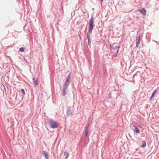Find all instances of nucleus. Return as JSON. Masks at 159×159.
Returning <instances> with one entry per match:
<instances>
[{"label": "nucleus", "instance_id": "3", "mask_svg": "<svg viewBox=\"0 0 159 159\" xmlns=\"http://www.w3.org/2000/svg\"><path fill=\"white\" fill-rule=\"evenodd\" d=\"M48 124L51 128L55 129L58 127L59 124L58 122L50 119L48 120Z\"/></svg>", "mask_w": 159, "mask_h": 159}, {"label": "nucleus", "instance_id": "2", "mask_svg": "<svg viewBox=\"0 0 159 159\" xmlns=\"http://www.w3.org/2000/svg\"><path fill=\"white\" fill-rule=\"evenodd\" d=\"M71 78V73L68 74L65 81L63 84V89L62 90V95L63 96H64L66 94V91L70 83Z\"/></svg>", "mask_w": 159, "mask_h": 159}, {"label": "nucleus", "instance_id": "6", "mask_svg": "<svg viewBox=\"0 0 159 159\" xmlns=\"http://www.w3.org/2000/svg\"><path fill=\"white\" fill-rule=\"evenodd\" d=\"M89 124H88L87 125L84 127V132L85 134V136L87 137L88 134V129H89Z\"/></svg>", "mask_w": 159, "mask_h": 159}, {"label": "nucleus", "instance_id": "14", "mask_svg": "<svg viewBox=\"0 0 159 159\" xmlns=\"http://www.w3.org/2000/svg\"><path fill=\"white\" fill-rule=\"evenodd\" d=\"M24 48L22 47L20 48L19 49V51L21 52H23L24 51Z\"/></svg>", "mask_w": 159, "mask_h": 159}, {"label": "nucleus", "instance_id": "16", "mask_svg": "<svg viewBox=\"0 0 159 159\" xmlns=\"http://www.w3.org/2000/svg\"><path fill=\"white\" fill-rule=\"evenodd\" d=\"M21 91L22 93L23 94V95H25V93L24 89H21Z\"/></svg>", "mask_w": 159, "mask_h": 159}, {"label": "nucleus", "instance_id": "20", "mask_svg": "<svg viewBox=\"0 0 159 159\" xmlns=\"http://www.w3.org/2000/svg\"><path fill=\"white\" fill-rule=\"evenodd\" d=\"M136 75H137V74H135L134 75V76H133V77H134Z\"/></svg>", "mask_w": 159, "mask_h": 159}, {"label": "nucleus", "instance_id": "9", "mask_svg": "<svg viewBox=\"0 0 159 159\" xmlns=\"http://www.w3.org/2000/svg\"><path fill=\"white\" fill-rule=\"evenodd\" d=\"M139 11L143 14V15L145 16L146 15V11L144 8H142L140 10H138Z\"/></svg>", "mask_w": 159, "mask_h": 159}, {"label": "nucleus", "instance_id": "21", "mask_svg": "<svg viewBox=\"0 0 159 159\" xmlns=\"http://www.w3.org/2000/svg\"><path fill=\"white\" fill-rule=\"evenodd\" d=\"M100 1L101 2H103V0H100Z\"/></svg>", "mask_w": 159, "mask_h": 159}, {"label": "nucleus", "instance_id": "12", "mask_svg": "<svg viewBox=\"0 0 159 159\" xmlns=\"http://www.w3.org/2000/svg\"><path fill=\"white\" fill-rule=\"evenodd\" d=\"M146 146V142L145 140L142 141V144L141 147L142 148H144Z\"/></svg>", "mask_w": 159, "mask_h": 159}, {"label": "nucleus", "instance_id": "7", "mask_svg": "<svg viewBox=\"0 0 159 159\" xmlns=\"http://www.w3.org/2000/svg\"><path fill=\"white\" fill-rule=\"evenodd\" d=\"M140 35H139L137 36L136 37V47L138 48L139 46V44H140Z\"/></svg>", "mask_w": 159, "mask_h": 159}, {"label": "nucleus", "instance_id": "13", "mask_svg": "<svg viewBox=\"0 0 159 159\" xmlns=\"http://www.w3.org/2000/svg\"><path fill=\"white\" fill-rule=\"evenodd\" d=\"M156 92V90H155L152 93L151 97L150 98V99L151 100L152 98L154 97V96L155 93Z\"/></svg>", "mask_w": 159, "mask_h": 159}, {"label": "nucleus", "instance_id": "15", "mask_svg": "<svg viewBox=\"0 0 159 159\" xmlns=\"http://www.w3.org/2000/svg\"><path fill=\"white\" fill-rule=\"evenodd\" d=\"M64 155L66 156H69V153L68 152L65 151L64 152Z\"/></svg>", "mask_w": 159, "mask_h": 159}, {"label": "nucleus", "instance_id": "17", "mask_svg": "<svg viewBox=\"0 0 159 159\" xmlns=\"http://www.w3.org/2000/svg\"><path fill=\"white\" fill-rule=\"evenodd\" d=\"M111 97V93H110L108 96V98L109 99Z\"/></svg>", "mask_w": 159, "mask_h": 159}, {"label": "nucleus", "instance_id": "18", "mask_svg": "<svg viewBox=\"0 0 159 159\" xmlns=\"http://www.w3.org/2000/svg\"><path fill=\"white\" fill-rule=\"evenodd\" d=\"M61 8L62 9V11H63V7L62 5V2H61Z\"/></svg>", "mask_w": 159, "mask_h": 159}, {"label": "nucleus", "instance_id": "5", "mask_svg": "<svg viewBox=\"0 0 159 159\" xmlns=\"http://www.w3.org/2000/svg\"><path fill=\"white\" fill-rule=\"evenodd\" d=\"M73 110L71 107H67L66 109V113L68 116L72 115L74 114Z\"/></svg>", "mask_w": 159, "mask_h": 159}, {"label": "nucleus", "instance_id": "19", "mask_svg": "<svg viewBox=\"0 0 159 159\" xmlns=\"http://www.w3.org/2000/svg\"><path fill=\"white\" fill-rule=\"evenodd\" d=\"M68 156H66V157H65V159H67V158H68Z\"/></svg>", "mask_w": 159, "mask_h": 159}, {"label": "nucleus", "instance_id": "10", "mask_svg": "<svg viewBox=\"0 0 159 159\" xmlns=\"http://www.w3.org/2000/svg\"><path fill=\"white\" fill-rule=\"evenodd\" d=\"M43 154L44 155L45 157V158L46 159H48V153L46 151L43 150Z\"/></svg>", "mask_w": 159, "mask_h": 159}, {"label": "nucleus", "instance_id": "11", "mask_svg": "<svg viewBox=\"0 0 159 159\" xmlns=\"http://www.w3.org/2000/svg\"><path fill=\"white\" fill-rule=\"evenodd\" d=\"M134 129H133L134 131L136 133L139 134L140 133V130L139 129V128L136 126H134Z\"/></svg>", "mask_w": 159, "mask_h": 159}, {"label": "nucleus", "instance_id": "8", "mask_svg": "<svg viewBox=\"0 0 159 159\" xmlns=\"http://www.w3.org/2000/svg\"><path fill=\"white\" fill-rule=\"evenodd\" d=\"M33 82L34 86L36 87L38 85V81L37 78L34 77L33 78Z\"/></svg>", "mask_w": 159, "mask_h": 159}, {"label": "nucleus", "instance_id": "1", "mask_svg": "<svg viewBox=\"0 0 159 159\" xmlns=\"http://www.w3.org/2000/svg\"><path fill=\"white\" fill-rule=\"evenodd\" d=\"M94 19L93 16H92L89 20V30L87 34V37L88 40V44L89 46H90L91 44V36L90 34H92V31L94 27Z\"/></svg>", "mask_w": 159, "mask_h": 159}, {"label": "nucleus", "instance_id": "4", "mask_svg": "<svg viewBox=\"0 0 159 159\" xmlns=\"http://www.w3.org/2000/svg\"><path fill=\"white\" fill-rule=\"evenodd\" d=\"M120 48V46H113V45H111L110 48L111 49V52L113 53V56L115 57L117 56L119 51V49Z\"/></svg>", "mask_w": 159, "mask_h": 159}]
</instances>
